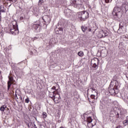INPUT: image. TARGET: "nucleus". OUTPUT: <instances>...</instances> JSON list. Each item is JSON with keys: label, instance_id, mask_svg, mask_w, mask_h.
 <instances>
[{"label": "nucleus", "instance_id": "nucleus-1", "mask_svg": "<svg viewBox=\"0 0 128 128\" xmlns=\"http://www.w3.org/2000/svg\"><path fill=\"white\" fill-rule=\"evenodd\" d=\"M13 24L10 26V28H4L5 32L8 34H12L14 36L18 34V22L16 21L13 22Z\"/></svg>", "mask_w": 128, "mask_h": 128}, {"label": "nucleus", "instance_id": "nucleus-2", "mask_svg": "<svg viewBox=\"0 0 128 128\" xmlns=\"http://www.w3.org/2000/svg\"><path fill=\"white\" fill-rule=\"evenodd\" d=\"M122 10H126V4H122L121 8L118 6L114 7L112 12L113 16L117 18H120L122 15Z\"/></svg>", "mask_w": 128, "mask_h": 128}, {"label": "nucleus", "instance_id": "nucleus-3", "mask_svg": "<svg viewBox=\"0 0 128 128\" xmlns=\"http://www.w3.org/2000/svg\"><path fill=\"white\" fill-rule=\"evenodd\" d=\"M89 14L86 11H82L79 12L78 18L82 22H84L87 18H88Z\"/></svg>", "mask_w": 128, "mask_h": 128}, {"label": "nucleus", "instance_id": "nucleus-4", "mask_svg": "<svg viewBox=\"0 0 128 128\" xmlns=\"http://www.w3.org/2000/svg\"><path fill=\"white\" fill-rule=\"evenodd\" d=\"M126 23L124 22H120L119 24V28L118 30V34H124V32H126Z\"/></svg>", "mask_w": 128, "mask_h": 128}, {"label": "nucleus", "instance_id": "nucleus-5", "mask_svg": "<svg viewBox=\"0 0 128 128\" xmlns=\"http://www.w3.org/2000/svg\"><path fill=\"white\" fill-rule=\"evenodd\" d=\"M72 6H74V8H76L80 9L82 8V2L80 0H72L71 2Z\"/></svg>", "mask_w": 128, "mask_h": 128}, {"label": "nucleus", "instance_id": "nucleus-6", "mask_svg": "<svg viewBox=\"0 0 128 128\" xmlns=\"http://www.w3.org/2000/svg\"><path fill=\"white\" fill-rule=\"evenodd\" d=\"M100 60L98 58H94L91 61V64H92V68H98V64Z\"/></svg>", "mask_w": 128, "mask_h": 128}, {"label": "nucleus", "instance_id": "nucleus-7", "mask_svg": "<svg viewBox=\"0 0 128 128\" xmlns=\"http://www.w3.org/2000/svg\"><path fill=\"white\" fill-rule=\"evenodd\" d=\"M108 91L110 94H117L116 92V88H114V87L112 81L110 83V85L108 87Z\"/></svg>", "mask_w": 128, "mask_h": 128}, {"label": "nucleus", "instance_id": "nucleus-8", "mask_svg": "<svg viewBox=\"0 0 128 128\" xmlns=\"http://www.w3.org/2000/svg\"><path fill=\"white\" fill-rule=\"evenodd\" d=\"M86 122H88V128H92L96 124V123L94 122V124L92 123V126H90L91 122H92V117L90 116H88L86 118Z\"/></svg>", "mask_w": 128, "mask_h": 128}, {"label": "nucleus", "instance_id": "nucleus-9", "mask_svg": "<svg viewBox=\"0 0 128 128\" xmlns=\"http://www.w3.org/2000/svg\"><path fill=\"white\" fill-rule=\"evenodd\" d=\"M48 92L50 98H51L53 100H56V94H58V92L56 91H48Z\"/></svg>", "mask_w": 128, "mask_h": 128}, {"label": "nucleus", "instance_id": "nucleus-10", "mask_svg": "<svg viewBox=\"0 0 128 128\" xmlns=\"http://www.w3.org/2000/svg\"><path fill=\"white\" fill-rule=\"evenodd\" d=\"M40 20L36 21L34 24L32 25V30H37L40 26Z\"/></svg>", "mask_w": 128, "mask_h": 128}, {"label": "nucleus", "instance_id": "nucleus-11", "mask_svg": "<svg viewBox=\"0 0 128 128\" xmlns=\"http://www.w3.org/2000/svg\"><path fill=\"white\" fill-rule=\"evenodd\" d=\"M64 14L66 18H70L72 16V10L70 9H66L64 10Z\"/></svg>", "mask_w": 128, "mask_h": 128}, {"label": "nucleus", "instance_id": "nucleus-12", "mask_svg": "<svg viewBox=\"0 0 128 128\" xmlns=\"http://www.w3.org/2000/svg\"><path fill=\"white\" fill-rule=\"evenodd\" d=\"M42 20H44V22H46V24H48L50 22V18L48 16H44L42 18Z\"/></svg>", "mask_w": 128, "mask_h": 128}, {"label": "nucleus", "instance_id": "nucleus-13", "mask_svg": "<svg viewBox=\"0 0 128 128\" xmlns=\"http://www.w3.org/2000/svg\"><path fill=\"white\" fill-rule=\"evenodd\" d=\"M14 80V77H10L9 76V81L8 82V90H10V86H12V82Z\"/></svg>", "mask_w": 128, "mask_h": 128}, {"label": "nucleus", "instance_id": "nucleus-14", "mask_svg": "<svg viewBox=\"0 0 128 128\" xmlns=\"http://www.w3.org/2000/svg\"><path fill=\"white\" fill-rule=\"evenodd\" d=\"M0 110L2 112H4L5 110H7V112H10V110L8 109V108H6V105H3V106H1Z\"/></svg>", "mask_w": 128, "mask_h": 128}, {"label": "nucleus", "instance_id": "nucleus-15", "mask_svg": "<svg viewBox=\"0 0 128 128\" xmlns=\"http://www.w3.org/2000/svg\"><path fill=\"white\" fill-rule=\"evenodd\" d=\"M114 84H115V89L118 90V82L116 79H113L112 81Z\"/></svg>", "mask_w": 128, "mask_h": 128}, {"label": "nucleus", "instance_id": "nucleus-16", "mask_svg": "<svg viewBox=\"0 0 128 128\" xmlns=\"http://www.w3.org/2000/svg\"><path fill=\"white\" fill-rule=\"evenodd\" d=\"M90 90L92 92H94V94H96V96H98V92H96V89L94 88H90Z\"/></svg>", "mask_w": 128, "mask_h": 128}, {"label": "nucleus", "instance_id": "nucleus-17", "mask_svg": "<svg viewBox=\"0 0 128 128\" xmlns=\"http://www.w3.org/2000/svg\"><path fill=\"white\" fill-rule=\"evenodd\" d=\"M102 38H106V36H108V32L106 30H102Z\"/></svg>", "mask_w": 128, "mask_h": 128}, {"label": "nucleus", "instance_id": "nucleus-18", "mask_svg": "<svg viewBox=\"0 0 128 128\" xmlns=\"http://www.w3.org/2000/svg\"><path fill=\"white\" fill-rule=\"evenodd\" d=\"M81 30L82 32H86L88 30V27H86V26H81Z\"/></svg>", "mask_w": 128, "mask_h": 128}, {"label": "nucleus", "instance_id": "nucleus-19", "mask_svg": "<svg viewBox=\"0 0 128 128\" xmlns=\"http://www.w3.org/2000/svg\"><path fill=\"white\" fill-rule=\"evenodd\" d=\"M15 98H17V100H20L21 102H22V96L20 94H16L15 95Z\"/></svg>", "mask_w": 128, "mask_h": 128}, {"label": "nucleus", "instance_id": "nucleus-20", "mask_svg": "<svg viewBox=\"0 0 128 128\" xmlns=\"http://www.w3.org/2000/svg\"><path fill=\"white\" fill-rule=\"evenodd\" d=\"M128 116L126 117V120L123 121V124L124 126H128Z\"/></svg>", "mask_w": 128, "mask_h": 128}, {"label": "nucleus", "instance_id": "nucleus-21", "mask_svg": "<svg viewBox=\"0 0 128 128\" xmlns=\"http://www.w3.org/2000/svg\"><path fill=\"white\" fill-rule=\"evenodd\" d=\"M98 38H102V30L100 31L98 34Z\"/></svg>", "mask_w": 128, "mask_h": 128}, {"label": "nucleus", "instance_id": "nucleus-22", "mask_svg": "<svg viewBox=\"0 0 128 128\" xmlns=\"http://www.w3.org/2000/svg\"><path fill=\"white\" fill-rule=\"evenodd\" d=\"M96 94H92L90 96V98L92 100H94L96 98Z\"/></svg>", "mask_w": 128, "mask_h": 128}, {"label": "nucleus", "instance_id": "nucleus-23", "mask_svg": "<svg viewBox=\"0 0 128 128\" xmlns=\"http://www.w3.org/2000/svg\"><path fill=\"white\" fill-rule=\"evenodd\" d=\"M78 56H84V52H78Z\"/></svg>", "mask_w": 128, "mask_h": 128}, {"label": "nucleus", "instance_id": "nucleus-24", "mask_svg": "<svg viewBox=\"0 0 128 128\" xmlns=\"http://www.w3.org/2000/svg\"><path fill=\"white\" fill-rule=\"evenodd\" d=\"M116 118H120V114L118 113V112H116Z\"/></svg>", "mask_w": 128, "mask_h": 128}, {"label": "nucleus", "instance_id": "nucleus-25", "mask_svg": "<svg viewBox=\"0 0 128 128\" xmlns=\"http://www.w3.org/2000/svg\"><path fill=\"white\" fill-rule=\"evenodd\" d=\"M112 0H103V2H104L106 4H108V2H112Z\"/></svg>", "mask_w": 128, "mask_h": 128}, {"label": "nucleus", "instance_id": "nucleus-26", "mask_svg": "<svg viewBox=\"0 0 128 128\" xmlns=\"http://www.w3.org/2000/svg\"><path fill=\"white\" fill-rule=\"evenodd\" d=\"M42 116H43L44 118H46V116H48V114H46V112H42Z\"/></svg>", "mask_w": 128, "mask_h": 128}, {"label": "nucleus", "instance_id": "nucleus-27", "mask_svg": "<svg viewBox=\"0 0 128 128\" xmlns=\"http://www.w3.org/2000/svg\"><path fill=\"white\" fill-rule=\"evenodd\" d=\"M42 2H44L43 0H40L38 2V5L40 6V5L42 4Z\"/></svg>", "mask_w": 128, "mask_h": 128}, {"label": "nucleus", "instance_id": "nucleus-28", "mask_svg": "<svg viewBox=\"0 0 128 128\" xmlns=\"http://www.w3.org/2000/svg\"><path fill=\"white\" fill-rule=\"evenodd\" d=\"M54 90V92H58V90H56V86H54L52 88H51V92L52 90Z\"/></svg>", "mask_w": 128, "mask_h": 128}, {"label": "nucleus", "instance_id": "nucleus-29", "mask_svg": "<svg viewBox=\"0 0 128 128\" xmlns=\"http://www.w3.org/2000/svg\"><path fill=\"white\" fill-rule=\"evenodd\" d=\"M9 0V2H10L14 3V2H16L18 0Z\"/></svg>", "mask_w": 128, "mask_h": 128}, {"label": "nucleus", "instance_id": "nucleus-30", "mask_svg": "<svg viewBox=\"0 0 128 128\" xmlns=\"http://www.w3.org/2000/svg\"><path fill=\"white\" fill-rule=\"evenodd\" d=\"M30 102V99L28 98H27L25 100V102H26V104H28Z\"/></svg>", "mask_w": 128, "mask_h": 128}, {"label": "nucleus", "instance_id": "nucleus-31", "mask_svg": "<svg viewBox=\"0 0 128 128\" xmlns=\"http://www.w3.org/2000/svg\"><path fill=\"white\" fill-rule=\"evenodd\" d=\"M57 30L58 31H60V32H62V30H64V29H62V28H58V29H57Z\"/></svg>", "mask_w": 128, "mask_h": 128}, {"label": "nucleus", "instance_id": "nucleus-32", "mask_svg": "<svg viewBox=\"0 0 128 128\" xmlns=\"http://www.w3.org/2000/svg\"><path fill=\"white\" fill-rule=\"evenodd\" d=\"M0 12H6V10H4V9H1L0 10Z\"/></svg>", "mask_w": 128, "mask_h": 128}, {"label": "nucleus", "instance_id": "nucleus-33", "mask_svg": "<svg viewBox=\"0 0 128 128\" xmlns=\"http://www.w3.org/2000/svg\"><path fill=\"white\" fill-rule=\"evenodd\" d=\"M0 36L2 38L4 36V34L2 32H0Z\"/></svg>", "mask_w": 128, "mask_h": 128}, {"label": "nucleus", "instance_id": "nucleus-34", "mask_svg": "<svg viewBox=\"0 0 128 128\" xmlns=\"http://www.w3.org/2000/svg\"><path fill=\"white\" fill-rule=\"evenodd\" d=\"M38 40V38L34 37V38L33 42H34V40Z\"/></svg>", "mask_w": 128, "mask_h": 128}, {"label": "nucleus", "instance_id": "nucleus-35", "mask_svg": "<svg viewBox=\"0 0 128 128\" xmlns=\"http://www.w3.org/2000/svg\"><path fill=\"white\" fill-rule=\"evenodd\" d=\"M2 20V14L0 13V22Z\"/></svg>", "mask_w": 128, "mask_h": 128}, {"label": "nucleus", "instance_id": "nucleus-36", "mask_svg": "<svg viewBox=\"0 0 128 128\" xmlns=\"http://www.w3.org/2000/svg\"><path fill=\"white\" fill-rule=\"evenodd\" d=\"M76 94V92H74V94H72V96H74V94Z\"/></svg>", "mask_w": 128, "mask_h": 128}, {"label": "nucleus", "instance_id": "nucleus-37", "mask_svg": "<svg viewBox=\"0 0 128 128\" xmlns=\"http://www.w3.org/2000/svg\"><path fill=\"white\" fill-rule=\"evenodd\" d=\"M88 32H92V28H88Z\"/></svg>", "mask_w": 128, "mask_h": 128}, {"label": "nucleus", "instance_id": "nucleus-38", "mask_svg": "<svg viewBox=\"0 0 128 128\" xmlns=\"http://www.w3.org/2000/svg\"><path fill=\"white\" fill-rule=\"evenodd\" d=\"M2 6H0V10H2Z\"/></svg>", "mask_w": 128, "mask_h": 128}, {"label": "nucleus", "instance_id": "nucleus-39", "mask_svg": "<svg viewBox=\"0 0 128 128\" xmlns=\"http://www.w3.org/2000/svg\"><path fill=\"white\" fill-rule=\"evenodd\" d=\"M120 126H118L117 127H116V128H120Z\"/></svg>", "mask_w": 128, "mask_h": 128}, {"label": "nucleus", "instance_id": "nucleus-40", "mask_svg": "<svg viewBox=\"0 0 128 128\" xmlns=\"http://www.w3.org/2000/svg\"><path fill=\"white\" fill-rule=\"evenodd\" d=\"M24 19V17H21L20 18V20H23Z\"/></svg>", "mask_w": 128, "mask_h": 128}, {"label": "nucleus", "instance_id": "nucleus-41", "mask_svg": "<svg viewBox=\"0 0 128 128\" xmlns=\"http://www.w3.org/2000/svg\"><path fill=\"white\" fill-rule=\"evenodd\" d=\"M0 32H2L4 34V30H2Z\"/></svg>", "mask_w": 128, "mask_h": 128}, {"label": "nucleus", "instance_id": "nucleus-42", "mask_svg": "<svg viewBox=\"0 0 128 128\" xmlns=\"http://www.w3.org/2000/svg\"><path fill=\"white\" fill-rule=\"evenodd\" d=\"M89 126H92L91 123H90V124Z\"/></svg>", "mask_w": 128, "mask_h": 128}, {"label": "nucleus", "instance_id": "nucleus-43", "mask_svg": "<svg viewBox=\"0 0 128 128\" xmlns=\"http://www.w3.org/2000/svg\"><path fill=\"white\" fill-rule=\"evenodd\" d=\"M60 128H64L63 126H61V127H60Z\"/></svg>", "mask_w": 128, "mask_h": 128}, {"label": "nucleus", "instance_id": "nucleus-44", "mask_svg": "<svg viewBox=\"0 0 128 128\" xmlns=\"http://www.w3.org/2000/svg\"><path fill=\"white\" fill-rule=\"evenodd\" d=\"M94 62L96 64V62L94 61Z\"/></svg>", "mask_w": 128, "mask_h": 128}, {"label": "nucleus", "instance_id": "nucleus-45", "mask_svg": "<svg viewBox=\"0 0 128 128\" xmlns=\"http://www.w3.org/2000/svg\"><path fill=\"white\" fill-rule=\"evenodd\" d=\"M122 110H120V112H121Z\"/></svg>", "mask_w": 128, "mask_h": 128}, {"label": "nucleus", "instance_id": "nucleus-46", "mask_svg": "<svg viewBox=\"0 0 128 128\" xmlns=\"http://www.w3.org/2000/svg\"><path fill=\"white\" fill-rule=\"evenodd\" d=\"M89 90H90V89H88V91Z\"/></svg>", "mask_w": 128, "mask_h": 128}, {"label": "nucleus", "instance_id": "nucleus-47", "mask_svg": "<svg viewBox=\"0 0 128 128\" xmlns=\"http://www.w3.org/2000/svg\"><path fill=\"white\" fill-rule=\"evenodd\" d=\"M86 117V116H84V118H85Z\"/></svg>", "mask_w": 128, "mask_h": 128}, {"label": "nucleus", "instance_id": "nucleus-48", "mask_svg": "<svg viewBox=\"0 0 128 128\" xmlns=\"http://www.w3.org/2000/svg\"><path fill=\"white\" fill-rule=\"evenodd\" d=\"M0 74H1V72L0 71Z\"/></svg>", "mask_w": 128, "mask_h": 128}, {"label": "nucleus", "instance_id": "nucleus-49", "mask_svg": "<svg viewBox=\"0 0 128 128\" xmlns=\"http://www.w3.org/2000/svg\"><path fill=\"white\" fill-rule=\"evenodd\" d=\"M35 128H37V127H36Z\"/></svg>", "mask_w": 128, "mask_h": 128}, {"label": "nucleus", "instance_id": "nucleus-50", "mask_svg": "<svg viewBox=\"0 0 128 128\" xmlns=\"http://www.w3.org/2000/svg\"><path fill=\"white\" fill-rule=\"evenodd\" d=\"M57 34H58V33H57Z\"/></svg>", "mask_w": 128, "mask_h": 128}]
</instances>
